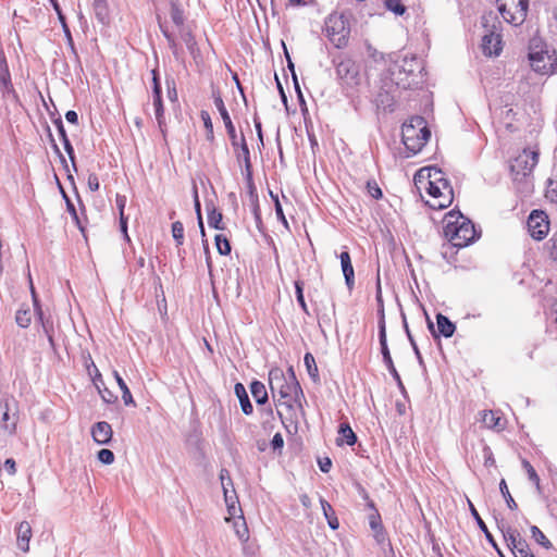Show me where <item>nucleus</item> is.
<instances>
[{"label":"nucleus","mask_w":557,"mask_h":557,"mask_svg":"<svg viewBox=\"0 0 557 557\" xmlns=\"http://www.w3.org/2000/svg\"><path fill=\"white\" fill-rule=\"evenodd\" d=\"M193 198H194V206H195V211H196L197 218H200V216H202L201 215V207H200V201H199V196H198V190H197L196 185H194V188H193Z\"/></svg>","instance_id":"57"},{"label":"nucleus","mask_w":557,"mask_h":557,"mask_svg":"<svg viewBox=\"0 0 557 557\" xmlns=\"http://www.w3.org/2000/svg\"><path fill=\"white\" fill-rule=\"evenodd\" d=\"M529 60L532 69L542 75L557 73V59H553L547 51H534L530 47Z\"/></svg>","instance_id":"11"},{"label":"nucleus","mask_w":557,"mask_h":557,"mask_svg":"<svg viewBox=\"0 0 557 557\" xmlns=\"http://www.w3.org/2000/svg\"><path fill=\"white\" fill-rule=\"evenodd\" d=\"M172 236L176 246H182L184 243V225L182 222L176 221L172 224Z\"/></svg>","instance_id":"43"},{"label":"nucleus","mask_w":557,"mask_h":557,"mask_svg":"<svg viewBox=\"0 0 557 557\" xmlns=\"http://www.w3.org/2000/svg\"><path fill=\"white\" fill-rule=\"evenodd\" d=\"M304 363L306 366L307 372L313 382H318L320 380L319 370L315 363V359L312 354L307 352L304 357Z\"/></svg>","instance_id":"35"},{"label":"nucleus","mask_w":557,"mask_h":557,"mask_svg":"<svg viewBox=\"0 0 557 557\" xmlns=\"http://www.w3.org/2000/svg\"><path fill=\"white\" fill-rule=\"evenodd\" d=\"M539 162V152L524 149L510 162V172L513 182L520 190H529L528 177Z\"/></svg>","instance_id":"4"},{"label":"nucleus","mask_w":557,"mask_h":557,"mask_svg":"<svg viewBox=\"0 0 557 557\" xmlns=\"http://www.w3.org/2000/svg\"><path fill=\"white\" fill-rule=\"evenodd\" d=\"M414 121L417 124L410 123L403 126V143L412 154L420 152L431 136L430 129L423 125L422 117H417Z\"/></svg>","instance_id":"5"},{"label":"nucleus","mask_w":557,"mask_h":557,"mask_svg":"<svg viewBox=\"0 0 557 557\" xmlns=\"http://www.w3.org/2000/svg\"><path fill=\"white\" fill-rule=\"evenodd\" d=\"M18 421V406L14 397H5L0 401V426L9 434H14Z\"/></svg>","instance_id":"9"},{"label":"nucleus","mask_w":557,"mask_h":557,"mask_svg":"<svg viewBox=\"0 0 557 557\" xmlns=\"http://www.w3.org/2000/svg\"><path fill=\"white\" fill-rule=\"evenodd\" d=\"M320 502H321L323 513L327 520L329 527L332 530L338 529V527H339L338 519L336 518L335 511L332 508V506L325 499H321Z\"/></svg>","instance_id":"32"},{"label":"nucleus","mask_w":557,"mask_h":557,"mask_svg":"<svg viewBox=\"0 0 557 557\" xmlns=\"http://www.w3.org/2000/svg\"><path fill=\"white\" fill-rule=\"evenodd\" d=\"M318 463L322 472L327 473L331 470L332 461L329 457L320 458Z\"/></svg>","instance_id":"58"},{"label":"nucleus","mask_w":557,"mask_h":557,"mask_svg":"<svg viewBox=\"0 0 557 557\" xmlns=\"http://www.w3.org/2000/svg\"><path fill=\"white\" fill-rule=\"evenodd\" d=\"M368 508L371 510V512L368 517L369 525H370L371 530L374 532V536H375L376 541L383 542L385 539L384 532H383V524H382L381 516H380L377 509L375 508L373 500H369Z\"/></svg>","instance_id":"17"},{"label":"nucleus","mask_w":557,"mask_h":557,"mask_svg":"<svg viewBox=\"0 0 557 557\" xmlns=\"http://www.w3.org/2000/svg\"><path fill=\"white\" fill-rule=\"evenodd\" d=\"M234 393L239 400L243 412L246 416H250L253 412V407L248 397L245 386L242 383H236L234 386Z\"/></svg>","instance_id":"25"},{"label":"nucleus","mask_w":557,"mask_h":557,"mask_svg":"<svg viewBox=\"0 0 557 557\" xmlns=\"http://www.w3.org/2000/svg\"><path fill=\"white\" fill-rule=\"evenodd\" d=\"M377 326H379V342H380V346H381V354L383 356V362L386 366V368H387L388 372L391 373V375L393 376V379L396 381L398 387L400 389H404L405 388L404 384L401 382L399 373L397 372V370L394 366V362H393V359H392V356H391V352H389V349L387 346L386 325H385L383 315L381 317V319L377 323Z\"/></svg>","instance_id":"10"},{"label":"nucleus","mask_w":557,"mask_h":557,"mask_svg":"<svg viewBox=\"0 0 557 557\" xmlns=\"http://www.w3.org/2000/svg\"><path fill=\"white\" fill-rule=\"evenodd\" d=\"M423 180L426 181V185H442V183H449V181L445 178L442 170L435 166L423 168L418 171L416 181L421 184Z\"/></svg>","instance_id":"16"},{"label":"nucleus","mask_w":557,"mask_h":557,"mask_svg":"<svg viewBox=\"0 0 557 557\" xmlns=\"http://www.w3.org/2000/svg\"><path fill=\"white\" fill-rule=\"evenodd\" d=\"M166 85H168V97H169V99L171 101H175L177 99V91H176L174 82L172 81V86H171L170 82L166 81Z\"/></svg>","instance_id":"63"},{"label":"nucleus","mask_w":557,"mask_h":557,"mask_svg":"<svg viewBox=\"0 0 557 557\" xmlns=\"http://www.w3.org/2000/svg\"><path fill=\"white\" fill-rule=\"evenodd\" d=\"M87 183H88V187H89V189H90L91 191H97V190L99 189L100 184H99V180H98L97 174H95V173H90V174L88 175V181H87Z\"/></svg>","instance_id":"55"},{"label":"nucleus","mask_w":557,"mask_h":557,"mask_svg":"<svg viewBox=\"0 0 557 557\" xmlns=\"http://www.w3.org/2000/svg\"><path fill=\"white\" fill-rule=\"evenodd\" d=\"M357 442V435L348 423H341L338 428V436L336 444L342 446L344 444L352 446Z\"/></svg>","instance_id":"24"},{"label":"nucleus","mask_w":557,"mask_h":557,"mask_svg":"<svg viewBox=\"0 0 557 557\" xmlns=\"http://www.w3.org/2000/svg\"><path fill=\"white\" fill-rule=\"evenodd\" d=\"M482 422L490 429H496L500 426V418L493 411H484L482 416Z\"/></svg>","instance_id":"40"},{"label":"nucleus","mask_w":557,"mask_h":557,"mask_svg":"<svg viewBox=\"0 0 557 557\" xmlns=\"http://www.w3.org/2000/svg\"><path fill=\"white\" fill-rule=\"evenodd\" d=\"M153 97V107H154V113L156 119L159 125V128L162 133H164V126H165V119H164V107L162 102V96H152Z\"/></svg>","instance_id":"30"},{"label":"nucleus","mask_w":557,"mask_h":557,"mask_svg":"<svg viewBox=\"0 0 557 557\" xmlns=\"http://www.w3.org/2000/svg\"><path fill=\"white\" fill-rule=\"evenodd\" d=\"M99 393L103 401H106L107 404H113L117 400V397L114 394H112L108 388H104L103 391L99 389Z\"/></svg>","instance_id":"54"},{"label":"nucleus","mask_w":557,"mask_h":557,"mask_svg":"<svg viewBox=\"0 0 557 557\" xmlns=\"http://www.w3.org/2000/svg\"><path fill=\"white\" fill-rule=\"evenodd\" d=\"M98 460L103 465H111L114 462V454L108 448H102L98 451Z\"/></svg>","instance_id":"49"},{"label":"nucleus","mask_w":557,"mask_h":557,"mask_svg":"<svg viewBox=\"0 0 557 557\" xmlns=\"http://www.w3.org/2000/svg\"><path fill=\"white\" fill-rule=\"evenodd\" d=\"M426 193L432 198L426 205L433 210H441L449 207L454 199V189L450 183H442V185H426Z\"/></svg>","instance_id":"8"},{"label":"nucleus","mask_w":557,"mask_h":557,"mask_svg":"<svg viewBox=\"0 0 557 557\" xmlns=\"http://www.w3.org/2000/svg\"><path fill=\"white\" fill-rule=\"evenodd\" d=\"M112 428L111 425L106 421H100L94 424L91 428V435L96 443L100 445H106L110 443L112 438Z\"/></svg>","instance_id":"18"},{"label":"nucleus","mask_w":557,"mask_h":557,"mask_svg":"<svg viewBox=\"0 0 557 557\" xmlns=\"http://www.w3.org/2000/svg\"><path fill=\"white\" fill-rule=\"evenodd\" d=\"M530 531H531L532 539H534V541L536 543H539L541 546H543L546 549H549L553 547L552 542L545 536V534L536 525H532Z\"/></svg>","instance_id":"36"},{"label":"nucleus","mask_w":557,"mask_h":557,"mask_svg":"<svg viewBox=\"0 0 557 557\" xmlns=\"http://www.w3.org/2000/svg\"><path fill=\"white\" fill-rule=\"evenodd\" d=\"M496 3L502 17L507 23L520 25L524 22L529 0H497Z\"/></svg>","instance_id":"7"},{"label":"nucleus","mask_w":557,"mask_h":557,"mask_svg":"<svg viewBox=\"0 0 557 557\" xmlns=\"http://www.w3.org/2000/svg\"><path fill=\"white\" fill-rule=\"evenodd\" d=\"M162 95L161 83L159 77H152V96Z\"/></svg>","instance_id":"64"},{"label":"nucleus","mask_w":557,"mask_h":557,"mask_svg":"<svg viewBox=\"0 0 557 557\" xmlns=\"http://www.w3.org/2000/svg\"><path fill=\"white\" fill-rule=\"evenodd\" d=\"M428 327L433 335V337L444 336L449 338L454 335L456 331L455 324L444 314H436V329L434 327L433 322L428 318Z\"/></svg>","instance_id":"15"},{"label":"nucleus","mask_w":557,"mask_h":557,"mask_svg":"<svg viewBox=\"0 0 557 557\" xmlns=\"http://www.w3.org/2000/svg\"><path fill=\"white\" fill-rule=\"evenodd\" d=\"M32 539V527L27 521H22L16 528L17 547L27 553L29 550V541Z\"/></svg>","instance_id":"20"},{"label":"nucleus","mask_w":557,"mask_h":557,"mask_svg":"<svg viewBox=\"0 0 557 557\" xmlns=\"http://www.w3.org/2000/svg\"><path fill=\"white\" fill-rule=\"evenodd\" d=\"M4 469L11 474H15L16 472V463H15V460L12 459V458H8L5 461H4Z\"/></svg>","instance_id":"61"},{"label":"nucleus","mask_w":557,"mask_h":557,"mask_svg":"<svg viewBox=\"0 0 557 557\" xmlns=\"http://www.w3.org/2000/svg\"><path fill=\"white\" fill-rule=\"evenodd\" d=\"M57 129H58V133H59V136L62 140V144L64 146V149L66 151V153L69 154L71 161H72V164H73V168L76 170V164H75V153H74V148L66 135V132H65V128H64V125H63V122L61 120V117H58L53 121Z\"/></svg>","instance_id":"23"},{"label":"nucleus","mask_w":557,"mask_h":557,"mask_svg":"<svg viewBox=\"0 0 557 557\" xmlns=\"http://www.w3.org/2000/svg\"><path fill=\"white\" fill-rule=\"evenodd\" d=\"M212 98H213L214 106L218 109V111H219V113H220V115H221V117L223 120V123L225 125L227 135H228L230 140H231V144L236 149V147L238 145V137H237V134H236L235 126H234V124H233V122L231 120V116L228 114V111L225 108V104H224V101H223V99L221 97L220 91L213 89Z\"/></svg>","instance_id":"13"},{"label":"nucleus","mask_w":557,"mask_h":557,"mask_svg":"<svg viewBox=\"0 0 557 557\" xmlns=\"http://www.w3.org/2000/svg\"><path fill=\"white\" fill-rule=\"evenodd\" d=\"M50 3L53 7L55 13L58 14L59 21L62 24V28L64 30V34H65L66 38H67L69 45L71 46L72 50H74V44H73L72 35H71L70 28H69V26L66 24L65 16L62 13V10L60 8V4H59L58 0H50Z\"/></svg>","instance_id":"31"},{"label":"nucleus","mask_w":557,"mask_h":557,"mask_svg":"<svg viewBox=\"0 0 557 557\" xmlns=\"http://www.w3.org/2000/svg\"><path fill=\"white\" fill-rule=\"evenodd\" d=\"M236 534L242 541L248 540V529L245 522H243L242 527L236 525Z\"/></svg>","instance_id":"60"},{"label":"nucleus","mask_w":557,"mask_h":557,"mask_svg":"<svg viewBox=\"0 0 557 557\" xmlns=\"http://www.w3.org/2000/svg\"><path fill=\"white\" fill-rule=\"evenodd\" d=\"M238 147L240 148L244 162L246 161V158L250 159V151L246 143L245 136L243 134L240 136V140H238V145L236 148Z\"/></svg>","instance_id":"53"},{"label":"nucleus","mask_w":557,"mask_h":557,"mask_svg":"<svg viewBox=\"0 0 557 557\" xmlns=\"http://www.w3.org/2000/svg\"><path fill=\"white\" fill-rule=\"evenodd\" d=\"M500 530H502L504 540L507 543V546L512 552L513 548L516 547V544H518L517 542L522 539L521 534L519 533L518 530L509 528V527L506 529L502 528Z\"/></svg>","instance_id":"34"},{"label":"nucleus","mask_w":557,"mask_h":557,"mask_svg":"<svg viewBox=\"0 0 557 557\" xmlns=\"http://www.w3.org/2000/svg\"><path fill=\"white\" fill-rule=\"evenodd\" d=\"M444 221V235L453 246L462 248L475 240L474 224L460 212H448Z\"/></svg>","instance_id":"2"},{"label":"nucleus","mask_w":557,"mask_h":557,"mask_svg":"<svg viewBox=\"0 0 557 557\" xmlns=\"http://www.w3.org/2000/svg\"><path fill=\"white\" fill-rule=\"evenodd\" d=\"M113 375H114V379L122 392V398H123L124 404L126 406L135 405L132 393H131L128 386L126 385L125 381L122 379V376L116 371H114Z\"/></svg>","instance_id":"33"},{"label":"nucleus","mask_w":557,"mask_h":557,"mask_svg":"<svg viewBox=\"0 0 557 557\" xmlns=\"http://www.w3.org/2000/svg\"><path fill=\"white\" fill-rule=\"evenodd\" d=\"M385 7L396 15H403L406 11V7L399 0H386Z\"/></svg>","instance_id":"46"},{"label":"nucleus","mask_w":557,"mask_h":557,"mask_svg":"<svg viewBox=\"0 0 557 557\" xmlns=\"http://www.w3.org/2000/svg\"><path fill=\"white\" fill-rule=\"evenodd\" d=\"M215 246L220 255L227 256L231 253V244L228 239L222 235L218 234L214 237Z\"/></svg>","instance_id":"38"},{"label":"nucleus","mask_w":557,"mask_h":557,"mask_svg":"<svg viewBox=\"0 0 557 557\" xmlns=\"http://www.w3.org/2000/svg\"><path fill=\"white\" fill-rule=\"evenodd\" d=\"M115 202H116V207L119 209L120 215L124 214V209H125V206H126V197L125 196H121V195H116Z\"/></svg>","instance_id":"62"},{"label":"nucleus","mask_w":557,"mask_h":557,"mask_svg":"<svg viewBox=\"0 0 557 557\" xmlns=\"http://www.w3.org/2000/svg\"><path fill=\"white\" fill-rule=\"evenodd\" d=\"M295 293H296L297 302L301 307L302 311L305 313L309 314L308 307H307V304H306L305 297H304V283L302 282H300V281L295 282Z\"/></svg>","instance_id":"44"},{"label":"nucleus","mask_w":557,"mask_h":557,"mask_svg":"<svg viewBox=\"0 0 557 557\" xmlns=\"http://www.w3.org/2000/svg\"><path fill=\"white\" fill-rule=\"evenodd\" d=\"M208 224L215 230H224L222 213L216 211L214 207L208 212Z\"/></svg>","instance_id":"37"},{"label":"nucleus","mask_w":557,"mask_h":557,"mask_svg":"<svg viewBox=\"0 0 557 557\" xmlns=\"http://www.w3.org/2000/svg\"><path fill=\"white\" fill-rule=\"evenodd\" d=\"M502 38L499 34L491 32L482 38V49L485 55H498L502 51Z\"/></svg>","instance_id":"19"},{"label":"nucleus","mask_w":557,"mask_h":557,"mask_svg":"<svg viewBox=\"0 0 557 557\" xmlns=\"http://www.w3.org/2000/svg\"><path fill=\"white\" fill-rule=\"evenodd\" d=\"M423 70L421 60L406 57L393 66L391 79L401 89H411L423 82Z\"/></svg>","instance_id":"3"},{"label":"nucleus","mask_w":557,"mask_h":557,"mask_svg":"<svg viewBox=\"0 0 557 557\" xmlns=\"http://www.w3.org/2000/svg\"><path fill=\"white\" fill-rule=\"evenodd\" d=\"M284 445V440L281 433L274 434L271 441V446L274 450L282 448Z\"/></svg>","instance_id":"59"},{"label":"nucleus","mask_w":557,"mask_h":557,"mask_svg":"<svg viewBox=\"0 0 557 557\" xmlns=\"http://www.w3.org/2000/svg\"><path fill=\"white\" fill-rule=\"evenodd\" d=\"M499 491H500L503 497L505 498L507 506L511 510L517 509V507H518L517 503L512 498V496H511V494H510V492L508 490V486H507V483H506L505 479H502L500 482H499Z\"/></svg>","instance_id":"41"},{"label":"nucleus","mask_w":557,"mask_h":557,"mask_svg":"<svg viewBox=\"0 0 557 557\" xmlns=\"http://www.w3.org/2000/svg\"><path fill=\"white\" fill-rule=\"evenodd\" d=\"M404 326H405L408 339H409V342H410V344L412 346V349L414 351V355H416V357L418 359V362H419V364L423 366L424 363H423L422 355H421V352H420V350L418 348V345H417L416 341L413 339V337H412V335H411V333L409 331V327H408V324H407L405 318H404Z\"/></svg>","instance_id":"47"},{"label":"nucleus","mask_w":557,"mask_h":557,"mask_svg":"<svg viewBox=\"0 0 557 557\" xmlns=\"http://www.w3.org/2000/svg\"><path fill=\"white\" fill-rule=\"evenodd\" d=\"M469 509H470V512L472 515V517L474 518L478 527L480 528V530L484 533L485 535V539L487 540V542L493 546V548L497 552V554L503 557V552L500 550V548L498 547L497 543L495 542L492 533L488 531L485 522L483 521V519L481 518V516L479 515L478 510L475 509L474 505L469 500Z\"/></svg>","instance_id":"22"},{"label":"nucleus","mask_w":557,"mask_h":557,"mask_svg":"<svg viewBox=\"0 0 557 557\" xmlns=\"http://www.w3.org/2000/svg\"><path fill=\"white\" fill-rule=\"evenodd\" d=\"M220 480H221V483H222V487H223V492H224V497H225V502H226L227 507H228V511L232 513V511L235 510V503L232 500V497L228 495L227 485L232 486L233 483H232L230 473H228V471L226 469H221V471H220Z\"/></svg>","instance_id":"27"},{"label":"nucleus","mask_w":557,"mask_h":557,"mask_svg":"<svg viewBox=\"0 0 557 557\" xmlns=\"http://www.w3.org/2000/svg\"><path fill=\"white\" fill-rule=\"evenodd\" d=\"M375 103L377 108L393 111L395 106V97L391 94L389 90L382 89L375 98Z\"/></svg>","instance_id":"28"},{"label":"nucleus","mask_w":557,"mask_h":557,"mask_svg":"<svg viewBox=\"0 0 557 557\" xmlns=\"http://www.w3.org/2000/svg\"><path fill=\"white\" fill-rule=\"evenodd\" d=\"M245 165V176L248 182V184L252 187V164L251 160L246 158V161L244 162Z\"/></svg>","instance_id":"56"},{"label":"nucleus","mask_w":557,"mask_h":557,"mask_svg":"<svg viewBox=\"0 0 557 557\" xmlns=\"http://www.w3.org/2000/svg\"><path fill=\"white\" fill-rule=\"evenodd\" d=\"M342 271L345 277L346 286L349 290H352L355 286V271L351 264L350 255L348 251H342L339 255Z\"/></svg>","instance_id":"21"},{"label":"nucleus","mask_w":557,"mask_h":557,"mask_svg":"<svg viewBox=\"0 0 557 557\" xmlns=\"http://www.w3.org/2000/svg\"><path fill=\"white\" fill-rule=\"evenodd\" d=\"M269 384L273 400L278 405L292 408L293 404L296 403L301 406L300 400L305 396L299 382L287 381L281 369H273L269 372Z\"/></svg>","instance_id":"1"},{"label":"nucleus","mask_w":557,"mask_h":557,"mask_svg":"<svg viewBox=\"0 0 557 557\" xmlns=\"http://www.w3.org/2000/svg\"><path fill=\"white\" fill-rule=\"evenodd\" d=\"M250 392L258 405H264L269 399L265 385L260 381L255 380L251 382Z\"/></svg>","instance_id":"26"},{"label":"nucleus","mask_w":557,"mask_h":557,"mask_svg":"<svg viewBox=\"0 0 557 557\" xmlns=\"http://www.w3.org/2000/svg\"><path fill=\"white\" fill-rule=\"evenodd\" d=\"M527 225L531 237L535 240L544 239L549 231L547 215L543 211L539 210L531 212Z\"/></svg>","instance_id":"12"},{"label":"nucleus","mask_w":557,"mask_h":557,"mask_svg":"<svg viewBox=\"0 0 557 557\" xmlns=\"http://www.w3.org/2000/svg\"><path fill=\"white\" fill-rule=\"evenodd\" d=\"M182 39H183L184 44L186 45L187 49L189 50V52L194 53L197 42H196V39H195L194 35L191 34V32L183 33Z\"/></svg>","instance_id":"51"},{"label":"nucleus","mask_w":557,"mask_h":557,"mask_svg":"<svg viewBox=\"0 0 557 557\" xmlns=\"http://www.w3.org/2000/svg\"><path fill=\"white\" fill-rule=\"evenodd\" d=\"M516 544V547L512 550V554L515 557H522L523 555H527L531 553L528 542L522 537L519 540Z\"/></svg>","instance_id":"48"},{"label":"nucleus","mask_w":557,"mask_h":557,"mask_svg":"<svg viewBox=\"0 0 557 557\" xmlns=\"http://www.w3.org/2000/svg\"><path fill=\"white\" fill-rule=\"evenodd\" d=\"M324 32L329 40L336 47L343 48L347 45L350 27L344 13H332L324 23Z\"/></svg>","instance_id":"6"},{"label":"nucleus","mask_w":557,"mask_h":557,"mask_svg":"<svg viewBox=\"0 0 557 557\" xmlns=\"http://www.w3.org/2000/svg\"><path fill=\"white\" fill-rule=\"evenodd\" d=\"M367 190L374 199H380L383 196V193L375 181H369L367 183Z\"/></svg>","instance_id":"50"},{"label":"nucleus","mask_w":557,"mask_h":557,"mask_svg":"<svg viewBox=\"0 0 557 557\" xmlns=\"http://www.w3.org/2000/svg\"><path fill=\"white\" fill-rule=\"evenodd\" d=\"M92 8L95 11L96 18L101 24H107L109 22V9L107 0H94Z\"/></svg>","instance_id":"29"},{"label":"nucleus","mask_w":557,"mask_h":557,"mask_svg":"<svg viewBox=\"0 0 557 557\" xmlns=\"http://www.w3.org/2000/svg\"><path fill=\"white\" fill-rule=\"evenodd\" d=\"M337 77L347 85L357 84L359 69L356 62L349 58H345L336 63Z\"/></svg>","instance_id":"14"},{"label":"nucleus","mask_w":557,"mask_h":557,"mask_svg":"<svg viewBox=\"0 0 557 557\" xmlns=\"http://www.w3.org/2000/svg\"><path fill=\"white\" fill-rule=\"evenodd\" d=\"M200 116L203 122V126L206 128L207 140L213 141L214 140V132H213V124H212L210 114L207 111L202 110L200 112Z\"/></svg>","instance_id":"39"},{"label":"nucleus","mask_w":557,"mask_h":557,"mask_svg":"<svg viewBox=\"0 0 557 557\" xmlns=\"http://www.w3.org/2000/svg\"><path fill=\"white\" fill-rule=\"evenodd\" d=\"M15 321H16L18 326H21L23 329L28 327L30 322H32V312H30V310L29 309H26V310L20 309V310H17L16 315H15Z\"/></svg>","instance_id":"42"},{"label":"nucleus","mask_w":557,"mask_h":557,"mask_svg":"<svg viewBox=\"0 0 557 557\" xmlns=\"http://www.w3.org/2000/svg\"><path fill=\"white\" fill-rule=\"evenodd\" d=\"M274 206H275V213L277 215V219L284 224V226L286 228H288V223H287V220L284 215V212H283V208H282V205L278 200V196H275L274 198Z\"/></svg>","instance_id":"52"},{"label":"nucleus","mask_w":557,"mask_h":557,"mask_svg":"<svg viewBox=\"0 0 557 557\" xmlns=\"http://www.w3.org/2000/svg\"><path fill=\"white\" fill-rule=\"evenodd\" d=\"M522 466L528 473L529 480L532 481L535 484L536 490L539 492H541L540 476L537 475L535 469L532 467V465L528 460H523Z\"/></svg>","instance_id":"45"}]
</instances>
